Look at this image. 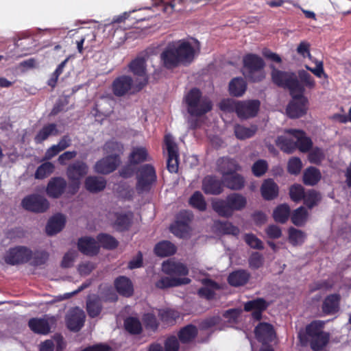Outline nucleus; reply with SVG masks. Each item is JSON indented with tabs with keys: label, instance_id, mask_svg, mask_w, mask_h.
<instances>
[{
	"label": "nucleus",
	"instance_id": "1",
	"mask_svg": "<svg viewBox=\"0 0 351 351\" xmlns=\"http://www.w3.org/2000/svg\"><path fill=\"white\" fill-rule=\"evenodd\" d=\"M195 58L193 47L186 41H180L178 45H169L160 54L164 66L172 69L180 64H191Z\"/></svg>",
	"mask_w": 351,
	"mask_h": 351
},
{
	"label": "nucleus",
	"instance_id": "2",
	"mask_svg": "<svg viewBox=\"0 0 351 351\" xmlns=\"http://www.w3.org/2000/svg\"><path fill=\"white\" fill-rule=\"evenodd\" d=\"M276 145L287 153H291L296 148L304 152L310 149L312 142L303 131L289 130L285 132V135L277 138Z\"/></svg>",
	"mask_w": 351,
	"mask_h": 351
},
{
	"label": "nucleus",
	"instance_id": "3",
	"mask_svg": "<svg viewBox=\"0 0 351 351\" xmlns=\"http://www.w3.org/2000/svg\"><path fill=\"white\" fill-rule=\"evenodd\" d=\"M184 101L188 113L193 117H201L213 109V102L197 88H191L184 96Z\"/></svg>",
	"mask_w": 351,
	"mask_h": 351
},
{
	"label": "nucleus",
	"instance_id": "4",
	"mask_svg": "<svg viewBox=\"0 0 351 351\" xmlns=\"http://www.w3.org/2000/svg\"><path fill=\"white\" fill-rule=\"evenodd\" d=\"M270 68L271 80L275 84L288 88L290 94L304 93V88L298 80L295 73L278 70L274 65H270Z\"/></svg>",
	"mask_w": 351,
	"mask_h": 351
},
{
	"label": "nucleus",
	"instance_id": "5",
	"mask_svg": "<svg viewBox=\"0 0 351 351\" xmlns=\"http://www.w3.org/2000/svg\"><path fill=\"white\" fill-rule=\"evenodd\" d=\"M243 73L245 77L253 82H260L265 78V63L261 57L255 54H247L243 57Z\"/></svg>",
	"mask_w": 351,
	"mask_h": 351
},
{
	"label": "nucleus",
	"instance_id": "6",
	"mask_svg": "<svg viewBox=\"0 0 351 351\" xmlns=\"http://www.w3.org/2000/svg\"><path fill=\"white\" fill-rule=\"evenodd\" d=\"M136 190L138 194L148 192L157 180L156 169L153 165L145 164L140 166L136 172Z\"/></svg>",
	"mask_w": 351,
	"mask_h": 351
},
{
	"label": "nucleus",
	"instance_id": "7",
	"mask_svg": "<svg viewBox=\"0 0 351 351\" xmlns=\"http://www.w3.org/2000/svg\"><path fill=\"white\" fill-rule=\"evenodd\" d=\"M88 167L83 161L76 160L66 169V176L69 180V193L75 195L79 190L81 180L88 173Z\"/></svg>",
	"mask_w": 351,
	"mask_h": 351
},
{
	"label": "nucleus",
	"instance_id": "8",
	"mask_svg": "<svg viewBox=\"0 0 351 351\" xmlns=\"http://www.w3.org/2000/svg\"><path fill=\"white\" fill-rule=\"evenodd\" d=\"M221 163L223 167L226 163L228 165V171L223 172L221 182L226 187L232 190L243 189L245 185V179L241 175L234 172L238 169L235 161L223 158Z\"/></svg>",
	"mask_w": 351,
	"mask_h": 351
},
{
	"label": "nucleus",
	"instance_id": "9",
	"mask_svg": "<svg viewBox=\"0 0 351 351\" xmlns=\"http://www.w3.org/2000/svg\"><path fill=\"white\" fill-rule=\"evenodd\" d=\"M323 323L315 321L306 327V333L309 338L311 347L313 350H320L327 344L329 335L322 330Z\"/></svg>",
	"mask_w": 351,
	"mask_h": 351
},
{
	"label": "nucleus",
	"instance_id": "10",
	"mask_svg": "<svg viewBox=\"0 0 351 351\" xmlns=\"http://www.w3.org/2000/svg\"><path fill=\"white\" fill-rule=\"evenodd\" d=\"M32 251L25 246L19 245L10 248L4 256L5 262L10 265H16L29 262Z\"/></svg>",
	"mask_w": 351,
	"mask_h": 351
},
{
	"label": "nucleus",
	"instance_id": "11",
	"mask_svg": "<svg viewBox=\"0 0 351 351\" xmlns=\"http://www.w3.org/2000/svg\"><path fill=\"white\" fill-rule=\"evenodd\" d=\"M246 204L247 199L245 196L232 193L224 201L221 202V216H231L234 211L242 210Z\"/></svg>",
	"mask_w": 351,
	"mask_h": 351
},
{
	"label": "nucleus",
	"instance_id": "12",
	"mask_svg": "<svg viewBox=\"0 0 351 351\" xmlns=\"http://www.w3.org/2000/svg\"><path fill=\"white\" fill-rule=\"evenodd\" d=\"M291 95L293 98L286 109L287 115L291 118L302 117L308 110V99L304 95V93Z\"/></svg>",
	"mask_w": 351,
	"mask_h": 351
},
{
	"label": "nucleus",
	"instance_id": "13",
	"mask_svg": "<svg viewBox=\"0 0 351 351\" xmlns=\"http://www.w3.org/2000/svg\"><path fill=\"white\" fill-rule=\"evenodd\" d=\"M21 205L24 209L36 213L47 211L49 207L48 200L43 196L38 194H32L25 197Z\"/></svg>",
	"mask_w": 351,
	"mask_h": 351
},
{
	"label": "nucleus",
	"instance_id": "14",
	"mask_svg": "<svg viewBox=\"0 0 351 351\" xmlns=\"http://www.w3.org/2000/svg\"><path fill=\"white\" fill-rule=\"evenodd\" d=\"M86 315L83 310L75 307L67 313L65 323L67 328L72 332H79L84 326Z\"/></svg>",
	"mask_w": 351,
	"mask_h": 351
},
{
	"label": "nucleus",
	"instance_id": "15",
	"mask_svg": "<svg viewBox=\"0 0 351 351\" xmlns=\"http://www.w3.org/2000/svg\"><path fill=\"white\" fill-rule=\"evenodd\" d=\"M261 103L257 99L237 101V114L242 119H247L257 115Z\"/></svg>",
	"mask_w": 351,
	"mask_h": 351
},
{
	"label": "nucleus",
	"instance_id": "16",
	"mask_svg": "<svg viewBox=\"0 0 351 351\" xmlns=\"http://www.w3.org/2000/svg\"><path fill=\"white\" fill-rule=\"evenodd\" d=\"M193 217V214L187 210L180 211L176 222L170 226L171 232L176 237H184L188 232L189 223Z\"/></svg>",
	"mask_w": 351,
	"mask_h": 351
},
{
	"label": "nucleus",
	"instance_id": "17",
	"mask_svg": "<svg viewBox=\"0 0 351 351\" xmlns=\"http://www.w3.org/2000/svg\"><path fill=\"white\" fill-rule=\"evenodd\" d=\"M165 143L168 152L167 167L170 173H177L178 171L179 155L176 143L169 135L165 137Z\"/></svg>",
	"mask_w": 351,
	"mask_h": 351
},
{
	"label": "nucleus",
	"instance_id": "18",
	"mask_svg": "<svg viewBox=\"0 0 351 351\" xmlns=\"http://www.w3.org/2000/svg\"><path fill=\"white\" fill-rule=\"evenodd\" d=\"M120 163L121 158L119 156H107L96 162L95 171L98 173L107 175L115 171Z\"/></svg>",
	"mask_w": 351,
	"mask_h": 351
},
{
	"label": "nucleus",
	"instance_id": "19",
	"mask_svg": "<svg viewBox=\"0 0 351 351\" xmlns=\"http://www.w3.org/2000/svg\"><path fill=\"white\" fill-rule=\"evenodd\" d=\"M133 80L128 75H121L115 78L112 84V91L117 97L125 95L131 90Z\"/></svg>",
	"mask_w": 351,
	"mask_h": 351
},
{
	"label": "nucleus",
	"instance_id": "20",
	"mask_svg": "<svg viewBox=\"0 0 351 351\" xmlns=\"http://www.w3.org/2000/svg\"><path fill=\"white\" fill-rule=\"evenodd\" d=\"M67 183L62 177H53L49 181L46 193L49 197L59 198L64 193Z\"/></svg>",
	"mask_w": 351,
	"mask_h": 351
},
{
	"label": "nucleus",
	"instance_id": "21",
	"mask_svg": "<svg viewBox=\"0 0 351 351\" xmlns=\"http://www.w3.org/2000/svg\"><path fill=\"white\" fill-rule=\"evenodd\" d=\"M257 340L265 344L271 341L275 337V332L271 324L266 322L259 323L254 329Z\"/></svg>",
	"mask_w": 351,
	"mask_h": 351
},
{
	"label": "nucleus",
	"instance_id": "22",
	"mask_svg": "<svg viewBox=\"0 0 351 351\" xmlns=\"http://www.w3.org/2000/svg\"><path fill=\"white\" fill-rule=\"evenodd\" d=\"M269 302L263 298H259L255 300L248 301L244 304V310L247 312H252V317L256 320H260L262 317V313L268 307Z\"/></svg>",
	"mask_w": 351,
	"mask_h": 351
},
{
	"label": "nucleus",
	"instance_id": "23",
	"mask_svg": "<svg viewBox=\"0 0 351 351\" xmlns=\"http://www.w3.org/2000/svg\"><path fill=\"white\" fill-rule=\"evenodd\" d=\"M162 271L171 276H185L189 274V269L185 265L173 261L163 262Z\"/></svg>",
	"mask_w": 351,
	"mask_h": 351
},
{
	"label": "nucleus",
	"instance_id": "24",
	"mask_svg": "<svg viewBox=\"0 0 351 351\" xmlns=\"http://www.w3.org/2000/svg\"><path fill=\"white\" fill-rule=\"evenodd\" d=\"M191 282V279L186 277H161L155 282V287L160 289H166L171 287H179L184 285H188Z\"/></svg>",
	"mask_w": 351,
	"mask_h": 351
},
{
	"label": "nucleus",
	"instance_id": "25",
	"mask_svg": "<svg viewBox=\"0 0 351 351\" xmlns=\"http://www.w3.org/2000/svg\"><path fill=\"white\" fill-rule=\"evenodd\" d=\"M78 250L85 255L95 256L99 253V247L92 237H82L77 242Z\"/></svg>",
	"mask_w": 351,
	"mask_h": 351
},
{
	"label": "nucleus",
	"instance_id": "26",
	"mask_svg": "<svg viewBox=\"0 0 351 351\" xmlns=\"http://www.w3.org/2000/svg\"><path fill=\"white\" fill-rule=\"evenodd\" d=\"M114 285L121 295L129 298L133 295V284L129 278L123 276H119L115 279Z\"/></svg>",
	"mask_w": 351,
	"mask_h": 351
},
{
	"label": "nucleus",
	"instance_id": "27",
	"mask_svg": "<svg viewBox=\"0 0 351 351\" xmlns=\"http://www.w3.org/2000/svg\"><path fill=\"white\" fill-rule=\"evenodd\" d=\"M66 223L65 217L60 213L56 214L51 217L46 226V232L48 235L52 236L60 232Z\"/></svg>",
	"mask_w": 351,
	"mask_h": 351
},
{
	"label": "nucleus",
	"instance_id": "28",
	"mask_svg": "<svg viewBox=\"0 0 351 351\" xmlns=\"http://www.w3.org/2000/svg\"><path fill=\"white\" fill-rule=\"evenodd\" d=\"M86 309L90 317H98L103 309L101 299L97 295L88 296L86 300Z\"/></svg>",
	"mask_w": 351,
	"mask_h": 351
},
{
	"label": "nucleus",
	"instance_id": "29",
	"mask_svg": "<svg viewBox=\"0 0 351 351\" xmlns=\"http://www.w3.org/2000/svg\"><path fill=\"white\" fill-rule=\"evenodd\" d=\"M133 213H117L113 226L118 232H125L130 229L132 224Z\"/></svg>",
	"mask_w": 351,
	"mask_h": 351
},
{
	"label": "nucleus",
	"instance_id": "30",
	"mask_svg": "<svg viewBox=\"0 0 351 351\" xmlns=\"http://www.w3.org/2000/svg\"><path fill=\"white\" fill-rule=\"evenodd\" d=\"M28 326L34 333L40 335H47L51 329L49 321L44 318H31Z\"/></svg>",
	"mask_w": 351,
	"mask_h": 351
},
{
	"label": "nucleus",
	"instance_id": "31",
	"mask_svg": "<svg viewBox=\"0 0 351 351\" xmlns=\"http://www.w3.org/2000/svg\"><path fill=\"white\" fill-rule=\"evenodd\" d=\"M84 186L89 192L97 193L106 188V180L101 177L88 176L85 180Z\"/></svg>",
	"mask_w": 351,
	"mask_h": 351
},
{
	"label": "nucleus",
	"instance_id": "32",
	"mask_svg": "<svg viewBox=\"0 0 351 351\" xmlns=\"http://www.w3.org/2000/svg\"><path fill=\"white\" fill-rule=\"evenodd\" d=\"M250 274L245 270L239 269L230 274L228 278V282L233 287L245 285L250 280Z\"/></svg>",
	"mask_w": 351,
	"mask_h": 351
},
{
	"label": "nucleus",
	"instance_id": "33",
	"mask_svg": "<svg viewBox=\"0 0 351 351\" xmlns=\"http://www.w3.org/2000/svg\"><path fill=\"white\" fill-rule=\"evenodd\" d=\"M150 160L147 149L144 147H134L128 156V162L138 165Z\"/></svg>",
	"mask_w": 351,
	"mask_h": 351
},
{
	"label": "nucleus",
	"instance_id": "34",
	"mask_svg": "<svg viewBox=\"0 0 351 351\" xmlns=\"http://www.w3.org/2000/svg\"><path fill=\"white\" fill-rule=\"evenodd\" d=\"M58 130L56 123H48L45 125L36 134L34 141L36 144H40L47 140L50 136H56Z\"/></svg>",
	"mask_w": 351,
	"mask_h": 351
},
{
	"label": "nucleus",
	"instance_id": "35",
	"mask_svg": "<svg viewBox=\"0 0 351 351\" xmlns=\"http://www.w3.org/2000/svg\"><path fill=\"white\" fill-rule=\"evenodd\" d=\"M202 284L204 287L198 290L197 293L199 296L208 300H212L215 296L213 289H219V285L208 278L203 279Z\"/></svg>",
	"mask_w": 351,
	"mask_h": 351
},
{
	"label": "nucleus",
	"instance_id": "36",
	"mask_svg": "<svg viewBox=\"0 0 351 351\" xmlns=\"http://www.w3.org/2000/svg\"><path fill=\"white\" fill-rule=\"evenodd\" d=\"M202 190L206 194H219V180L215 176H206L202 181Z\"/></svg>",
	"mask_w": 351,
	"mask_h": 351
},
{
	"label": "nucleus",
	"instance_id": "37",
	"mask_svg": "<svg viewBox=\"0 0 351 351\" xmlns=\"http://www.w3.org/2000/svg\"><path fill=\"white\" fill-rule=\"evenodd\" d=\"M154 252L158 256H169L176 252V247L169 241H162L155 245Z\"/></svg>",
	"mask_w": 351,
	"mask_h": 351
},
{
	"label": "nucleus",
	"instance_id": "38",
	"mask_svg": "<svg viewBox=\"0 0 351 351\" xmlns=\"http://www.w3.org/2000/svg\"><path fill=\"white\" fill-rule=\"evenodd\" d=\"M247 89V83L242 77H234L229 83L230 94L234 97H241Z\"/></svg>",
	"mask_w": 351,
	"mask_h": 351
},
{
	"label": "nucleus",
	"instance_id": "39",
	"mask_svg": "<svg viewBox=\"0 0 351 351\" xmlns=\"http://www.w3.org/2000/svg\"><path fill=\"white\" fill-rule=\"evenodd\" d=\"M261 191L263 198L267 200L274 199L278 194V187L271 179L266 180L263 183Z\"/></svg>",
	"mask_w": 351,
	"mask_h": 351
},
{
	"label": "nucleus",
	"instance_id": "40",
	"mask_svg": "<svg viewBox=\"0 0 351 351\" xmlns=\"http://www.w3.org/2000/svg\"><path fill=\"white\" fill-rule=\"evenodd\" d=\"M197 333L198 330L195 326L188 324L180 330L178 336L182 343H187L192 341L197 337Z\"/></svg>",
	"mask_w": 351,
	"mask_h": 351
},
{
	"label": "nucleus",
	"instance_id": "41",
	"mask_svg": "<svg viewBox=\"0 0 351 351\" xmlns=\"http://www.w3.org/2000/svg\"><path fill=\"white\" fill-rule=\"evenodd\" d=\"M340 297L337 294L328 295L324 301L322 309L326 314H331L337 312L339 308Z\"/></svg>",
	"mask_w": 351,
	"mask_h": 351
},
{
	"label": "nucleus",
	"instance_id": "42",
	"mask_svg": "<svg viewBox=\"0 0 351 351\" xmlns=\"http://www.w3.org/2000/svg\"><path fill=\"white\" fill-rule=\"evenodd\" d=\"M258 128L255 125L245 127L241 125H237L234 127V134L237 138L244 140L254 136L256 133Z\"/></svg>",
	"mask_w": 351,
	"mask_h": 351
},
{
	"label": "nucleus",
	"instance_id": "43",
	"mask_svg": "<svg viewBox=\"0 0 351 351\" xmlns=\"http://www.w3.org/2000/svg\"><path fill=\"white\" fill-rule=\"evenodd\" d=\"M321 179V173L315 167H309L305 170L303 176V181L305 184L313 186Z\"/></svg>",
	"mask_w": 351,
	"mask_h": 351
},
{
	"label": "nucleus",
	"instance_id": "44",
	"mask_svg": "<svg viewBox=\"0 0 351 351\" xmlns=\"http://www.w3.org/2000/svg\"><path fill=\"white\" fill-rule=\"evenodd\" d=\"M125 329L131 335H140L143 327L139 319L134 317H129L124 321Z\"/></svg>",
	"mask_w": 351,
	"mask_h": 351
},
{
	"label": "nucleus",
	"instance_id": "45",
	"mask_svg": "<svg viewBox=\"0 0 351 351\" xmlns=\"http://www.w3.org/2000/svg\"><path fill=\"white\" fill-rule=\"evenodd\" d=\"M97 240L100 245L106 250H114L119 245L118 241L114 237L106 233L99 234Z\"/></svg>",
	"mask_w": 351,
	"mask_h": 351
},
{
	"label": "nucleus",
	"instance_id": "46",
	"mask_svg": "<svg viewBox=\"0 0 351 351\" xmlns=\"http://www.w3.org/2000/svg\"><path fill=\"white\" fill-rule=\"evenodd\" d=\"M189 204L191 207L199 211H204L206 209V202L200 191H195L193 193L189 198Z\"/></svg>",
	"mask_w": 351,
	"mask_h": 351
},
{
	"label": "nucleus",
	"instance_id": "47",
	"mask_svg": "<svg viewBox=\"0 0 351 351\" xmlns=\"http://www.w3.org/2000/svg\"><path fill=\"white\" fill-rule=\"evenodd\" d=\"M306 237V234L300 230L294 228L289 229L288 240L294 246L302 245L304 242Z\"/></svg>",
	"mask_w": 351,
	"mask_h": 351
},
{
	"label": "nucleus",
	"instance_id": "48",
	"mask_svg": "<svg viewBox=\"0 0 351 351\" xmlns=\"http://www.w3.org/2000/svg\"><path fill=\"white\" fill-rule=\"evenodd\" d=\"M290 215V208L287 204L278 206L274 211L273 216L276 221L285 223Z\"/></svg>",
	"mask_w": 351,
	"mask_h": 351
},
{
	"label": "nucleus",
	"instance_id": "49",
	"mask_svg": "<svg viewBox=\"0 0 351 351\" xmlns=\"http://www.w3.org/2000/svg\"><path fill=\"white\" fill-rule=\"evenodd\" d=\"M104 150L108 156H119L123 153V145L115 141H109L104 146Z\"/></svg>",
	"mask_w": 351,
	"mask_h": 351
},
{
	"label": "nucleus",
	"instance_id": "50",
	"mask_svg": "<svg viewBox=\"0 0 351 351\" xmlns=\"http://www.w3.org/2000/svg\"><path fill=\"white\" fill-rule=\"evenodd\" d=\"M308 212L303 206L295 210L291 215V221L295 226H302L307 220Z\"/></svg>",
	"mask_w": 351,
	"mask_h": 351
},
{
	"label": "nucleus",
	"instance_id": "51",
	"mask_svg": "<svg viewBox=\"0 0 351 351\" xmlns=\"http://www.w3.org/2000/svg\"><path fill=\"white\" fill-rule=\"evenodd\" d=\"M143 323L146 330L156 332L159 326V322L156 315L151 313H145L142 317Z\"/></svg>",
	"mask_w": 351,
	"mask_h": 351
},
{
	"label": "nucleus",
	"instance_id": "52",
	"mask_svg": "<svg viewBox=\"0 0 351 351\" xmlns=\"http://www.w3.org/2000/svg\"><path fill=\"white\" fill-rule=\"evenodd\" d=\"M242 311L239 308H232L226 311L223 315V322L227 326H232L238 322Z\"/></svg>",
	"mask_w": 351,
	"mask_h": 351
},
{
	"label": "nucleus",
	"instance_id": "53",
	"mask_svg": "<svg viewBox=\"0 0 351 351\" xmlns=\"http://www.w3.org/2000/svg\"><path fill=\"white\" fill-rule=\"evenodd\" d=\"M130 71L136 75L143 76L145 74V62L143 58L133 60L129 65Z\"/></svg>",
	"mask_w": 351,
	"mask_h": 351
},
{
	"label": "nucleus",
	"instance_id": "54",
	"mask_svg": "<svg viewBox=\"0 0 351 351\" xmlns=\"http://www.w3.org/2000/svg\"><path fill=\"white\" fill-rule=\"evenodd\" d=\"M297 77L298 79H300L299 82L303 86L304 89L305 87L308 89H313L315 87L316 84L313 77L306 71H299Z\"/></svg>",
	"mask_w": 351,
	"mask_h": 351
},
{
	"label": "nucleus",
	"instance_id": "55",
	"mask_svg": "<svg viewBox=\"0 0 351 351\" xmlns=\"http://www.w3.org/2000/svg\"><path fill=\"white\" fill-rule=\"evenodd\" d=\"M53 170L54 166L51 162H44L37 168L35 172V178L36 179H43L52 173Z\"/></svg>",
	"mask_w": 351,
	"mask_h": 351
},
{
	"label": "nucleus",
	"instance_id": "56",
	"mask_svg": "<svg viewBox=\"0 0 351 351\" xmlns=\"http://www.w3.org/2000/svg\"><path fill=\"white\" fill-rule=\"evenodd\" d=\"M320 199L321 197L319 193L314 190H309L306 192L303 198L304 203L309 208H312L315 206L320 201Z\"/></svg>",
	"mask_w": 351,
	"mask_h": 351
},
{
	"label": "nucleus",
	"instance_id": "57",
	"mask_svg": "<svg viewBox=\"0 0 351 351\" xmlns=\"http://www.w3.org/2000/svg\"><path fill=\"white\" fill-rule=\"evenodd\" d=\"M305 193L303 186L300 184H294L289 190L291 199L295 202L303 199Z\"/></svg>",
	"mask_w": 351,
	"mask_h": 351
},
{
	"label": "nucleus",
	"instance_id": "58",
	"mask_svg": "<svg viewBox=\"0 0 351 351\" xmlns=\"http://www.w3.org/2000/svg\"><path fill=\"white\" fill-rule=\"evenodd\" d=\"M32 261L31 264L33 266H40L44 265L49 258V254L46 251H36L32 253Z\"/></svg>",
	"mask_w": 351,
	"mask_h": 351
},
{
	"label": "nucleus",
	"instance_id": "59",
	"mask_svg": "<svg viewBox=\"0 0 351 351\" xmlns=\"http://www.w3.org/2000/svg\"><path fill=\"white\" fill-rule=\"evenodd\" d=\"M252 172L256 176H261L267 169V163L264 160H258L252 167Z\"/></svg>",
	"mask_w": 351,
	"mask_h": 351
},
{
	"label": "nucleus",
	"instance_id": "60",
	"mask_svg": "<svg viewBox=\"0 0 351 351\" xmlns=\"http://www.w3.org/2000/svg\"><path fill=\"white\" fill-rule=\"evenodd\" d=\"M263 256L258 252H254L249 258V265L252 269H258L263 265Z\"/></svg>",
	"mask_w": 351,
	"mask_h": 351
},
{
	"label": "nucleus",
	"instance_id": "61",
	"mask_svg": "<svg viewBox=\"0 0 351 351\" xmlns=\"http://www.w3.org/2000/svg\"><path fill=\"white\" fill-rule=\"evenodd\" d=\"M324 151L317 147L313 149L308 154V159L311 162L313 163H319L324 159Z\"/></svg>",
	"mask_w": 351,
	"mask_h": 351
},
{
	"label": "nucleus",
	"instance_id": "62",
	"mask_svg": "<svg viewBox=\"0 0 351 351\" xmlns=\"http://www.w3.org/2000/svg\"><path fill=\"white\" fill-rule=\"evenodd\" d=\"M245 242L252 248L263 249V242L253 234H247L245 236Z\"/></svg>",
	"mask_w": 351,
	"mask_h": 351
},
{
	"label": "nucleus",
	"instance_id": "63",
	"mask_svg": "<svg viewBox=\"0 0 351 351\" xmlns=\"http://www.w3.org/2000/svg\"><path fill=\"white\" fill-rule=\"evenodd\" d=\"M302 162L298 158H293L288 162V171L291 174H298L302 169Z\"/></svg>",
	"mask_w": 351,
	"mask_h": 351
},
{
	"label": "nucleus",
	"instance_id": "64",
	"mask_svg": "<svg viewBox=\"0 0 351 351\" xmlns=\"http://www.w3.org/2000/svg\"><path fill=\"white\" fill-rule=\"evenodd\" d=\"M179 342L175 336L168 337L165 342V351H178Z\"/></svg>",
	"mask_w": 351,
	"mask_h": 351
}]
</instances>
